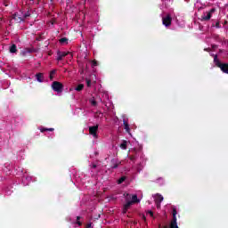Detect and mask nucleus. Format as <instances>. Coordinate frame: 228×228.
Instances as JSON below:
<instances>
[{
    "mask_svg": "<svg viewBox=\"0 0 228 228\" xmlns=\"http://www.w3.org/2000/svg\"><path fill=\"white\" fill-rule=\"evenodd\" d=\"M125 199L126 200V204L124 206L123 213H127V210L133 204H136L140 202V200H138V196L136 194L131 195L129 193H125Z\"/></svg>",
    "mask_w": 228,
    "mask_h": 228,
    "instance_id": "f257e3e1",
    "label": "nucleus"
},
{
    "mask_svg": "<svg viewBox=\"0 0 228 228\" xmlns=\"http://www.w3.org/2000/svg\"><path fill=\"white\" fill-rule=\"evenodd\" d=\"M52 88H53V92H57V94H61V92H63V84H61L58 81H54L52 84Z\"/></svg>",
    "mask_w": 228,
    "mask_h": 228,
    "instance_id": "f03ea898",
    "label": "nucleus"
},
{
    "mask_svg": "<svg viewBox=\"0 0 228 228\" xmlns=\"http://www.w3.org/2000/svg\"><path fill=\"white\" fill-rule=\"evenodd\" d=\"M214 61L216 65L219 67V69H221L223 72H224L225 74H228V64H221L218 59L216 58V56H215Z\"/></svg>",
    "mask_w": 228,
    "mask_h": 228,
    "instance_id": "7ed1b4c3",
    "label": "nucleus"
},
{
    "mask_svg": "<svg viewBox=\"0 0 228 228\" xmlns=\"http://www.w3.org/2000/svg\"><path fill=\"white\" fill-rule=\"evenodd\" d=\"M162 24L166 26V28H168V26L172 24V17L169 14H167L166 17H163Z\"/></svg>",
    "mask_w": 228,
    "mask_h": 228,
    "instance_id": "20e7f679",
    "label": "nucleus"
},
{
    "mask_svg": "<svg viewBox=\"0 0 228 228\" xmlns=\"http://www.w3.org/2000/svg\"><path fill=\"white\" fill-rule=\"evenodd\" d=\"M154 200L158 209H159V208H161V202H163V196H161V194H156L154 195Z\"/></svg>",
    "mask_w": 228,
    "mask_h": 228,
    "instance_id": "39448f33",
    "label": "nucleus"
},
{
    "mask_svg": "<svg viewBox=\"0 0 228 228\" xmlns=\"http://www.w3.org/2000/svg\"><path fill=\"white\" fill-rule=\"evenodd\" d=\"M97 129H99L98 126H94L89 127V133L94 136V138H97Z\"/></svg>",
    "mask_w": 228,
    "mask_h": 228,
    "instance_id": "423d86ee",
    "label": "nucleus"
},
{
    "mask_svg": "<svg viewBox=\"0 0 228 228\" xmlns=\"http://www.w3.org/2000/svg\"><path fill=\"white\" fill-rule=\"evenodd\" d=\"M68 54H69V52H58L57 53L58 61L63 60V58H65V56H67Z\"/></svg>",
    "mask_w": 228,
    "mask_h": 228,
    "instance_id": "0eeeda50",
    "label": "nucleus"
},
{
    "mask_svg": "<svg viewBox=\"0 0 228 228\" xmlns=\"http://www.w3.org/2000/svg\"><path fill=\"white\" fill-rule=\"evenodd\" d=\"M215 9H212L210 12H206L203 16H202V20H209V19H211V13H214Z\"/></svg>",
    "mask_w": 228,
    "mask_h": 228,
    "instance_id": "6e6552de",
    "label": "nucleus"
},
{
    "mask_svg": "<svg viewBox=\"0 0 228 228\" xmlns=\"http://www.w3.org/2000/svg\"><path fill=\"white\" fill-rule=\"evenodd\" d=\"M36 77L38 81V83H42L44 80H43V77H44V75H42V73H38L36 75Z\"/></svg>",
    "mask_w": 228,
    "mask_h": 228,
    "instance_id": "1a4fd4ad",
    "label": "nucleus"
},
{
    "mask_svg": "<svg viewBox=\"0 0 228 228\" xmlns=\"http://www.w3.org/2000/svg\"><path fill=\"white\" fill-rule=\"evenodd\" d=\"M123 124L125 126V129L127 133L130 132V129H129V124L127 123V121L126 120V118L123 119Z\"/></svg>",
    "mask_w": 228,
    "mask_h": 228,
    "instance_id": "9d476101",
    "label": "nucleus"
},
{
    "mask_svg": "<svg viewBox=\"0 0 228 228\" xmlns=\"http://www.w3.org/2000/svg\"><path fill=\"white\" fill-rule=\"evenodd\" d=\"M119 147L123 149V151H126V149H127V141H123Z\"/></svg>",
    "mask_w": 228,
    "mask_h": 228,
    "instance_id": "9b49d317",
    "label": "nucleus"
},
{
    "mask_svg": "<svg viewBox=\"0 0 228 228\" xmlns=\"http://www.w3.org/2000/svg\"><path fill=\"white\" fill-rule=\"evenodd\" d=\"M83 88H85V85L83 84H79L76 88V92H81V90H83Z\"/></svg>",
    "mask_w": 228,
    "mask_h": 228,
    "instance_id": "f8f14e48",
    "label": "nucleus"
},
{
    "mask_svg": "<svg viewBox=\"0 0 228 228\" xmlns=\"http://www.w3.org/2000/svg\"><path fill=\"white\" fill-rule=\"evenodd\" d=\"M89 102L92 106H97V102L95 101V98L93 97V98H90L89 99Z\"/></svg>",
    "mask_w": 228,
    "mask_h": 228,
    "instance_id": "ddd939ff",
    "label": "nucleus"
},
{
    "mask_svg": "<svg viewBox=\"0 0 228 228\" xmlns=\"http://www.w3.org/2000/svg\"><path fill=\"white\" fill-rule=\"evenodd\" d=\"M10 53H17V45H12L10 47Z\"/></svg>",
    "mask_w": 228,
    "mask_h": 228,
    "instance_id": "4468645a",
    "label": "nucleus"
},
{
    "mask_svg": "<svg viewBox=\"0 0 228 228\" xmlns=\"http://www.w3.org/2000/svg\"><path fill=\"white\" fill-rule=\"evenodd\" d=\"M67 42H69V39H67V37H62L60 39L61 44H67Z\"/></svg>",
    "mask_w": 228,
    "mask_h": 228,
    "instance_id": "2eb2a0df",
    "label": "nucleus"
},
{
    "mask_svg": "<svg viewBox=\"0 0 228 228\" xmlns=\"http://www.w3.org/2000/svg\"><path fill=\"white\" fill-rule=\"evenodd\" d=\"M125 181H126V176H122L121 178L118 179V184H122V183Z\"/></svg>",
    "mask_w": 228,
    "mask_h": 228,
    "instance_id": "dca6fc26",
    "label": "nucleus"
},
{
    "mask_svg": "<svg viewBox=\"0 0 228 228\" xmlns=\"http://www.w3.org/2000/svg\"><path fill=\"white\" fill-rule=\"evenodd\" d=\"M86 85H87L88 87L92 86V80H91V79L86 78Z\"/></svg>",
    "mask_w": 228,
    "mask_h": 228,
    "instance_id": "f3484780",
    "label": "nucleus"
},
{
    "mask_svg": "<svg viewBox=\"0 0 228 228\" xmlns=\"http://www.w3.org/2000/svg\"><path fill=\"white\" fill-rule=\"evenodd\" d=\"M54 74H56V70H53V71L50 73V79H53Z\"/></svg>",
    "mask_w": 228,
    "mask_h": 228,
    "instance_id": "a211bd4d",
    "label": "nucleus"
},
{
    "mask_svg": "<svg viewBox=\"0 0 228 228\" xmlns=\"http://www.w3.org/2000/svg\"><path fill=\"white\" fill-rule=\"evenodd\" d=\"M92 67H97V61H92Z\"/></svg>",
    "mask_w": 228,
    "mask_h": 228,
    "instance_id": "6ab92c4d",
    "label": "nucleus"
},
{
    "mask_svg": "<svg viewBox=\"0 0 228 228\" xmlns=\"http://www.w3.org/2000/svg\"><path fill=\"white\" fill-rule=\"evenodd\" d=\"M14 19H15V20H19V14H15Z\"/></svg>",
    "mask_w": 228,
    "mask_h": 228,
    "instance_id": "aec40b11",
    "label": "nucleus"
},
{
    "mask_svg": "<svg viewBox=\"0 0 228 228\" xmlns=\"http://www.w3.org/2000/svg\"><path fill=\"white\" fill-rule=\"evenodd\" d=\"M41 133H44L45 131H47V128H40Z\"/></svg>",
    "mask_w": 228,
    "mask_h": 228,
    "instance_id": "412c9836",
    "label": "nucleus"
},
{
    "mask_svg": "<svg viewBox=\"0 0 228 228\" xmlns=\"http://www.w3.org/2000/svg\"><path fill=\"white\" fill-rule=\"evenodd\" d=\"M149 215H151V216H154V214L152 213V211H148Z\"/></svg>",
    "mask_w": 228,
    "mask_h": 228,
    "instance_id": "4be33fe9",
    "label": "nucleus"
},
{
    "mask_svg": "<svg viewBox=\"0 0 228 228\" xmlns=\"http://www.w3.org/2000/svg\"><path fill=\"white\" fill-rule=\"evenodd\" d=\"M47 131H54V128H46Z\"/></svg>",
    "mask_w": 228,
    "mask_h": 228,
    "instance_id": "5701e85b",
    "label": "nucleus"
},
{
    "mask_svg": "<svg viewBox=\"0 0 228 228\" xmlns=\"http://www.w3.org/2000/svg\"><path fill=\"white\" fill-rule=\"evenodd\" d=\"M117 167H118V164H115L112 168H117Z\"/></svg>",
    "mask_w": 228,
    "mask_h": 228,
    "instance_id": "b1692460",
    "label": "nucleus"
},
{
    "mask_svg": "<svg viewBox=\"0 0 228 228\" xmlns=\"http://www.w3.org/2000/svg\"><path fill=\"white\" fill-rule=\"evenodd\" d=\"M97 166L95 164L93 165V168H96Z\"/></svg>",
    "mask_w": 228,
    "mask_h": 228,
    "instance_id": "393cba45",
    "label": "nucleus"
},
{
    "mask_svg": "<svg viewBox=\"0 0 228 228\" xmlns=\"http://www.w3.org/2000/svg\"><path fill=\"white\" fill-rule=\"evenodd\" d=\"M24 17H29V14H24Z\"/></svg>",
    "mask_w": 228,
    "mask_h": 228,
    "instance_id": "a878e982",
    "label": "nucleus"
},
{
    "mask_svg": "<svg viewBox=\"0 0 228 228\" xmlns=\"http://www.w3.org/2000/svg\"><path fill=\"white\" fill-rule=\"evenodd\" d=\"M26 179H27V180H29V179H31V178H30V177H27Z\"/></svg>",
    "mask_w": 228,
    "mask_h": 228,
    "instance_id": "bb28decb",
    "label": "nucleus"
},
{
    "mask_svg": "<svg viewBox=\"0 0 228 228\" xmlns=\"http://www.w3.org/2000/svg\"><path fill=\"white\" fill-rule=\"evenodd\" d=\"M78 225H81V223L77 222Z\"/></svg>",
    "mask_w": 228,
    "mask_h": 228,
    "instance_id": "cd10ccee",
    "label": "nucleus"
},
{
    "mask_svg": "<svg viewBox=\"0 0 228 228\" xmlns=\"http://www.w3.org/2000/svg\"><path fill=\"white\" fill-rule=\"evenodd\" d=\"M88 227H92V224H88Z\"/></svg>",
    "mask_w": 228,
    "mask_h": 228,
    "instance_id": "c85d7f7f",
    "label": "nucleus"
},
{
    "mask_svg": "<svg viewBox=\"0 0 228 228\" xmlns=\"http://www.w3.org/2000/svg\"><path fill=\"white\" fill-rule=\"evenodd\" d=\"M20 20H23L22 18H20Z\"/></svg>",
    "mask_w": 228,
    "mask_h": 228,
    "instance_id": "c756f323",
    "label": "nucleus"
}]
</instances>
